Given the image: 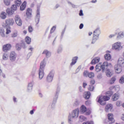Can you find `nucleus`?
Listing matches in <instances>:
<instances>
[{
    "label": "nucleus",
    "mask_w": 124,
    "mask_h": 124,
    "mask_svg": "<svg viewBox=\"0 0 124 124\" xmlns=\"http://www.w3.org/2000/svg\"><path fill=\"white\" fill-rule=\"evenodd\" d=\"M99 34H100V29L97 28L93 32L92 44H94L96 42V41L99 38Z\"/></svg>",
    "instance_id": "4"
},
{
    "label": "nucleus",
    "mask_w": 124,
    "mask_h": 124,
    "mask_svg": "<svg viewBox=\"0 0 124 124\" xmlns=\"http://www.w3.org/2000/svg\"><path fill=\"white\" fill-rule=\"evenodd\" d=\"M119 65H121L122 67L124 66V59L123 58H119L118 62V64Z\"/></svg>",
    "instance_id": "15"
},
{
    "label": "nucleus",
    "mask_w": 124,
    "mask_h": 124,
    "mask_svg": "<svg viewBox=\"0 0 124 124\" xmlns=\"http://www.w3.org/2000/svg\"><path fill=\"white\" fill-rule=\"evenodd\" d=\"M43 55H46V56L47 58H49V57H51V52L49 51L48 50L45 49L42 53Z\"/></svg>",
    "instance_id": "16"
},
{
    "label": "nucleus",
    "mask_w": 124,
    "mask_h": 124,
    "mask_svg": "<svg viewBox=\"0 0 124 124\" xmlns=\"http://www.w3.org/2000/svg\"><path fill=\"white\" fill-rule=\"evenodd\" d=\"M18 36V31H15L13 33L11 34V37L14 38Z\"/></svg>",
    "instance_id": "30"
},
{
    "label": "nucleus",
    "mask_w": 124,
    "mask_h": 124,
    "mask_svg": "<svg viewBox=\"0 0 124 124\" xmlns=\"http://www.w3.org/2000/svg\"><path fill=\"white\" fill-rule=\"evenodd\" d=\"M6 12L9 16H11V15H13L14 14V11H13L10 8H7L6 9Z\"/></svg>",
    "instance_id": "18"
},
{
    "label": "nucleus",
    "mask_w": 124,
    "mask_h": 124,
    "mask_svg": "<svg viewBox=\"0 0 124 124\" xmlns=\"http://www.w3.org/2000/svg\"><path fill=\"white\" fill-rule=\"evenodd\" d=\"M15 3L16 6H20L22 4V1L21 0H16Z\"/></svg>",
    "instance_id": "32"
},
{
    "label": "nucleus",
    "mask_w": 124,
    "mask_h": 124,
    "mask_svg": "<svg viewBox=\"0 0 124 124\" xmlns=\"http://www.w3.org/2000/svg\"><path fill=\"white\" fill-rule=\"evenodd\" d=\"M46 79L47 82H52L53 80V76H52L51 74H49L47 77Z\"/></svg>",
    "instance_id": "31"
},
{
    "label": "nucleus",
    "mask_w": 124,
    "mask_h": 124,
    "mask_svg": "<svg viewBox=\"0 0 124 124\" xmlns=\"http://www.w3.org/2000/svg\"><path fill=\"white\" fill-rule=\"evenodd\" d=\"M32 11L31 8H28L26 11V16L27 18H31V13Z\"/></svg>",
    "instance_id": "13"
},
{
    "label": "nucleus",
    "mask_w": 124,
    "mask_h": 124,
    "mask_svg": "<svg viewBox=\"0 0 124 124\" xmlns=\"http://www.w3.org/2000/svg\"><path fill=\"white\" fill-rule=\"evenodd\" d=\"M87 85H88L87 83L84 82V83H83V88H86V86H87Z\"/></svg>",
    "instance_id": "60"
},
{
    "label": "nucleus",
    "mask_w": 124,
    "mask_h": 124,
    "mask_svg": "<svg viewBox=\"0 0 124 124\" xmlns=\"http://www.w3.org/2000/svg\"><path fill=\"white\" fill-rule=\"evenodd\" d=\"M109 66L110 67H111V66H112V64L110 62L108 63V67Z\"/></svg>",
    "instance_id": "63"
},
{
    "label": "nucleus",
    "mask_w": 124,
    "mask_h": 124,
    "mask_svg": "<svg viewBox=\"0 0 124 124\" xmlns=\"http://www.w3.org/2000/svg\"><path fill=\"white\" fill-rule=\"evenodd\" d=\"M87 111V108H86L84 106L82 105L81 106L80 108V112L82 114H84V113H85V112Z\"/></svg>",
    "instance_id": "24"
},
{
    "label": "nucleus",
    "mask_w": 124,
    "mask_h": 124,
    "mask_svg": "<svg viewBox=\"0 0 124 124\" xmlns=\"http://www.w3.org/2000/svg\"><path fill=\"white\" fill-rule=\"evenodd\" d=\"M79 92H80L81 93H82V92H83V89H82V87L80 86L79 87Z\"/></svg>",
    "instance_id": "62"
},
{
    "label": "nucleus",
    "mask_w": 124,
    "mask_h": 124,
    "mask_svg": "<svg viewBox=\"0 0 124 124\" xmlns=\"http://www.w3.org/2000/svg\"><path fill=\"white\" fill-rule=\"evenodd\" d=\"M78 59V57H75V58H74L73 59L72 62L70 64L71 66H72V65H74L75 63H76V62H77Z\"/></svg>",
    "instance_id": "29"
},
{
    "label": "nucleus",
    "mask_w": 124,
    "mask_h": 124,
    "mask_svg": "<svg viewBox=\"0 0 124 124\" xmlns=\"http://www.w3.org/2000/svg\"><path fill=\"white\" fill-rule=\"evenodd\" d=\"M39 21H40V18H39V17H37L35 19L36 26H37L38 24H39Z\"/></svg>",
    "instance_id": "43"
},
{
    "label": "nucleus",
    "mask_w": 124,
    "mask_h": 124,
    "mask_svg": "<svg viewBox=\"0 0 124 124\" xmlns=\"http://www.w3.org/2000/svg\"><path fill=\"white\" fill-rule=\"evenodd\" d=\"M116 106H121V102L120 101H117L116 102Z\"/></svg>",
    "instance_id": "57"
},
{
    "label": "nucleus",
    "mask_w": 124,
    "mask_h": 124,
    "mask_svg": "<svg viewBox=\"0 0 124 124\" xmlns=\"http://www.w3.org/2000/svg\"><path fill=\"white\" fill-rule=\"evenodd\" d=\"M112 48L116 50V51H120V50L123 49V46L121 45V42H118L112 45Z\"/></svg>",
    "instance_id": "5"
},
{
    "label": "nucleus",
    "mask_w": 124,
    "mask_h": 124,
    "mask_svg": "<svg viewBox=\"0 0 124 124\" xmlns=\"http://www.w3.org/2000/svg\"><path fill=\"white\" fill-rule=\"evenodd\" d=\"M106 73L107 77H111L113 75V72L109 69H107Z\"/></svg>",
    "instance_id": "19"
},
{
    "label": "nucleus",
    "mask_w": 124,
    "mask_h": 124,
    "mask_svg": "<svg viewBox=\"0 0 124 124\" xmlns=\"http://www.w3.org/2000/svg\"><path fill=\"white\" fill-rule=\"evenodd\" d=\"M101 69H102V66L101 64H97L95 66V71L96 72H99V71H100Z\"/></svg>",
    "instance_id": "20"
},
{
    "label": "nucleus",
    "mask_w": 124,
    "mask_h": 124,
    "mask_svg": "<svg viewBox=\"0 0 124 124\" xmlns=\"http://www.w3.org/2000/svg\"><path fill=\"white\" fill-rule=\"evenodd\" d=\"M76 116H78V109H76L75 110L73 111L72 113V118H75Z\"/></svg>",
    "instance_id": "26"
},
{
    "label": "nucleus",
    "mask_w": 124,
    "mask_h": 124,
    "mask_svg": "<svg viewBox=\"0 0 124 124\" xmlns=\"http://www.w3.org/2000/svg\"><path fill=\"white\" fill-rule=\"evenodd\" d=\"M122 66L119 64H116L114 66V69L115 70L116 73L120 74L122 71Z\"/></svg>",
    "instance_id": "9"
},
{
    "label": "nucleus",
    "mask_w": 124,
    "mask_h": 124,
    "mask_svg": "<svg viewBox=\"0 0 124 124\" xmlns=\"http://www.w3.org/2000/svg\"><path fill=\"white\" fill-rule=\"evenodd\" d=\"M27 6V1H24L21 5L20 6V10L21 11H24V9H25L26 7Z\"/></svg>",
    "instance_id": "21"
},
{
    "label": "nucleus",
    "mask_w": 124,
    "mask_h": 124,
    "mask_svg": "<svg viewBox=\"0 0 124 124\" xmlns=\"http://www.w3.org/2000/svg\"><path fill=\"white\" fill-rule=\"evenodd\" d=\"M0 17L3 20L6 19V13L5 12H2L0 15Z\"/></svg>",
    "instance_id": "22"
},
{
    "label": "nucleus",
    "mask_w": 124,
    "mask_h": 124,
    "mask_svg": "<svg viewBox=\"0 0 124 124\" xmlns=\"http://www.w3.org/2000/svg\"><path fill=\"white\" fill-rule=\"evenodd\" d=\"M118 98H120V94L119 93H115L113 96L112 99L113 101H116L118 100Z\"/></svg>",
    "instance_id": "14"
},
{
    "label": "nucleus",
    "mask_w": 124,
    "mask_h": 124,
    "mask_svg": "<svg viewBox=\"0 0 124 124\" xmlns=\"http://www.w3.org/2000/svg\"><path fill=\"white\" fill-rule=\"evenodd\" d=\"M28 31L29 32H32L33 31V28H32V26H30L28 27Z\"/></svg>",
    "instance_id": "41"
},
{
    "label": "nucleus",
    "mask_w": 124,
    "mask_h": 124,
    "mask_svg": "<svg viewBox=\"0 0 124 124\" xmlns=\"http://www.w3.org/2000/svg\"><path fill=\"white\" fill-rule=\"evenodd\" d=\"M85 112H86L85 113V115H86L87 116H89V115H90L92 112L91 110H89V109H86V111Z\"/></svg>",
    "instance_id": "46"
},
{
    "label": "nucleus",
    "mask_w": 124,
    "mask_h": 124,
    "mask_svg": "<svg viewBox=\"0 0 124 124\" xmlns=\"http://www.w3.org/2000/svg\"><path fill=\"white\" fill-rule=\"evenodd\" d=\"M83 28H84V24L83 23H81L80 24L79 26V28L80 29V30H82Z\"/></svg>",
    "instance_id": "53"
},
{
    "label": "nucleus",
    "mask_w": 124,
    "mask_h": 124,
    "mask_svg": "<svg viewBox=\"0 0 124 124\" xmlns=\"http://www.w3.org/2000/svg\"><path fill=\"white\" fill-rule=\"evenodd\" d=\"M111 58V55H110V54L109 53L106 54L104 56V58L106 60V61H110Z\"/></svg>",
    "instance_id": "23"
},
{
    "label": "nucleus",
    "mask_w": 124,
    "mask_h": 124,
    "mask_svg": "<svg viewBox=\"0 0 124 124\" xmlns=\"http://www.w3.org/2000/svg\"><path fill=\"white\" fill-rule=\"evenodd\" d=\"M39 16H40V13L39 12V9H37L36 16L38 17V18H39Z\"/></svg>",
    "instance_id": "49"
},
{
    "label": "nucleus",
    "mask_w": 124,
    "mask_h": 124,
    "mask_svg": "<svg viewBox=\"0 0 124 124\" xmlns=\"http://www.w3.org/2000/svg\"><path fill=\"white\" fill-rule=\"evenodd\" d=\"M91 101H87L85 102V104L87 106H89V105H91Z\"/></svg>",
    "instance_id": "51"
},
{
    "label": "nucleus",
    "mask_w": 124,
    "mask_h": 124,
    "mask_svg": "<svg viewBox=\"0 0 124 124\" xmlns=\"http://www.w3.org/2000/svg\"><path fill=\"white\" fill-rule=\"evenodd\" d=\"M98 79H101L102 78V75L101 74H99L97 76Z\"/></svg>",
    "instance_id": "54"
},
{
    "label": "nucleus",
    "mask_w": 124,
    "mask_h": 124,
    "mask_svg": "<svg viewBox=\"0 0 124 124\" xmlns=\"http://www.w3.org/2000/svg\"><path fill=\"white\" fill-rule=\"evenodd\" d=\"M11 9L15 12V11H16L17 10V6L16 5H13L12 7H11Z\"/></svg>",
    "instance_id": "39"
},
{
    "label": "nucleus",
    "mask_w": 124,
    "mask_h": 124,
    "mask_svg": "<svg viewBox=\"0 0 124 124\" xmlns=\"http://www.w3.org/2000/svg\"><path fill=\"white\" fill-rule=\"evenodd\" d=\"M4 3L7 6L10 5V0H3Z\"/></svg>",
    "instance_id": "38"
},
{
    "label": "nucleus",
    "mask_w": 124,
    "mask_h": 124,
    "mask_svg": "<svg viewBox=\"0 0 124 124\" xmlns=\"http://www.w3.org/2000/svg\"><path fill=\"white\" fill-rule=\"evenodd\" d=\"M79 16H84V14L83 13V10H80L79 11Z\"/></svg>",
    "instance_id": "52"
},
{
    "label": "nucleus",
    "mask_w": 124,
    "mask_h": 124,
    "mask_svg": "<svg viewBox=\"0 0 124 124\" xmlns=\"http://www.w3.org/2000/svg\"><path fill=\"white\" fill-rule=\"evenodd\" d=\"M21 46H22V44H20V43L16 44V50H17V51H20V50H21Z\"/></svg>",
    "instance_id": "28"
},
{
    "label": "nucleus",
    "mask_w": 124,
    "mask_h": 124,
    "mask_svg": "<svg viewBox=\"0 0 124 124\" xmlns=\"http://www.w3.org/2000/svg\"><path fill=\"white\" fill-rule=\"evenodd\" d=\"M112 109H113V106L111 104H108L106 106L105 111L106 112H109V111H111Z\"/></svg>",
    "instance_id": "12"
},
{
    "label": "nucleus",
    "mask_w": 124,
    "mask_h": 124,
    "mask_svg": "<svg viewBox=\"0 0 124 124\" xmlns=\"http://www.w3.org/2000/svg\"><path fill=\"white\" fill-rule=\"evenodd\" d=\"M112 94H113L112 91H108L106 95L100 96L99 97L97 98V99H98L97 102L101 105H105L106 101L110 99V96H111Z\"/></svg>",
    "instance_id": "1"
},
{
    "label": "nucleus",
    "mask_w": 124,
    "mask_h": 124,
    "mask_svg": "<svg viewBox=\"0 0 124 124\" xmlns=\"http://www.w3.org/2000/svg\"><path fill=\"white\" fill-rule=\"evenodd\" d=\"M28 90H32V83H30L28 85Z\"/></svg>",
    "instance_id": "45"
},
{
    "label": "nucleus",
    "mask_w": 124,
    "mask_h": 124,
    "mask_svg": "<svg viewBox=\"0 0 124 124\" xmlns=\"http://www.w3.org/2000/svg\"><path fill=\"white\" fill-rule=\"evenodd\" d=\"M82 124H93V121H88L86 123H83Z\"/></svg>",
    "instance_id": "50"
},
{
    "label": "nucleus",
    "mask_w": 124,
    "mask_h": 124,
    "mask_svg": "<svg viewBox=\"0 0 124 124\" xmlns=\"http://www.w3.org/2000/svg\"><path fill=\"white\" fill-rule=\"evenodd\" d=\"M107 68H108V62H105L102 65V69L103 71H104L106 69H108Z\"/></svg>",
    "instance_id": "17"
},
{
    "label": "nucleus",
    "mask_w": 124,
    "mask_h": 124,
    "mask_svg": "<svg viewBox=\"0 0 124 124\" xmlns=\"http://www.w3.org/2000/svg\"><path fill=\"white\" fill-rule=\"evenodd\" d=\"M25 40L27 44H31V39L29 36H26Z\"/></svg>",
    "instance_id": "25"
},
{
    "label": "nucleus",
    "mask_w": 124,
    "mask_h": 124,
    "mask_svg": "<svg viewBox=\"0 0 124 124\" xmlns=\"http://www.w3.org/2000/svg\"><path fill=\"white\" fill-rule=\"evenodd\" d=\"M56 31V27L53 26L52 27V28L50 30V33H53L54 32V31Z\"/></svg>",
    "instance_id": "47"
},
{
    "label": "nucleus",
    "mask_w": 124,
    "mask_h": 124,
    "mask_svg": "<svg viewBox=\"0 0 124 124\" xmlns=\"http://www.w3.org/2000/svg\"><path fill=\"white\" fill-rule=\"evenodd\" d=\"M87 118L85 117V116L81 115L79 116V121L80 122H84V121H86Z\"/></svg>",
    "instance_id": "35"
},
{
    "label": "nucleus",
    "mask_w": 124,
    "mask_h": 124,
    "mask_svg": "<svg viewBox=\"0 0 124 124\" xmlns=\"http://www.w3.org/2000/svg\"><path fill=\"white\" fill-rule=\"evenodd\" d=\"M119 82L121 83V84H124V77H122L120 80H119Z\"/></svg>",
    "instance_id": "48"
},
{
    "label": "nucleus",
    "mask_w": 124,
    "mask_h": 124,
    "mask_svg": "<svg viewBox=\"0 0 124 124\" xmlns=\"http://www.w3.org/2000/svg\"><path fill=\"white\" fill-rule=\"evenodd\" d=\"M88 75L89 72H88V71H85L83 72V76H84V77H88Z\"/></svg>",
    "instance_id": "44"
},
{
    "label": "nucleus",
    "mask_w": 124,
    "mask_h": 124,
    "mask_svg": "<svg viewBox=\"0 0 124 124\" xmlns=\"http://www.w3.org/2000/svg\"><path fill=\"white\" fill-rule=\"evenodd\" d=\"M95 83V81H94V80H92L91 81V85H94V84Z\"/></svg>",
    "instance_id": "59"
},
{
    "label": "nucleus",
    "mask_w": 124,
    "mask_h": 124,
    "mask_svg": "<svg viewBox=\"0 0 124 124\" xmlns=\"http://www.w3.org/2000/svg\"><path fill=\"white\" fill-rule=\"evenodd\" d=\"M15 20L17 26H22V20L21 19V18H20V16H16Z\"/></svg>",
    "instance_id": "10"
},
{
    "label": "nucleus",
    "mask_w": 124,
    "mask_h": 124,
    "mask_svg": "<svg viewBox=\"0 0 124 124\" xmlns=\"http://www.w3.org/2000/svg\"><path fill=\"white\" fill-rule=\"evenodd\" d=\"M91 96V93L90 92H87L86 93H85V98L86 99H89V98H90V97Z\"/></svg>",
    "instance_id": "33"
},
{
    "label": "nucleus",
    "mask_w": 124,
    "mask_h": 124,
    "mask_svg": "<svg viewBox=\"0 0 124 124\" xmlns=\"http://www.w3.org/2000/svg\"><path fill=\"white\" fill-rule=\"evenodd\" d=\"M115 81H116V78L113 77L110 80L109 84H111V85H112V84H114Z\"/></svg>",
    "instance_id": "34"
},
{
    "label": "nucleus",
    "mask_w": 124,
    "mask_h": 124,
    "mask_svg": "<svg viewBox=\"0 0 124 124\" xmlns=\"http://www.w3.org/2000/svg\"><path fill=\"white\" fill-rule=\"evenodd\" d=\"M121 120H122V121H124V114H122V115L121 116Z\"/></svg>",
    "instance_id": "61"
},
{
    "label": "nucleus",
    "mask_w": 124,
    "mask_h": 124,
    "mask_svg": "<svg viewBox=\"0 0 124 124\" xmlns=\"http://www.w3.org/2000/svg\"><path fill=\"white\" fill-rule=\"evenodd\" d=\"M88 90L89 91H91L92 92H93V90H94V87H93V85H90L88 88Z\"/></svg>",
    "instance_id": "42"
},
{
    "label": "nucleus",
    "mask_w": 124,
    "mask_h": 124,
    "mask_svg": "<svg viewBox=\"0 0 124 124\" xmlns=\"http://www.w3.org/2000/svg\"><path fill=\"white\" fill-rule=\"evenodd\" d=\"M88 77L89 78H93L94 77V73L93 72H89Z\"/></svg>",
    "instance_id": "36"
},
{
    "label": "nucleus",
    "mask_w": 124,
    "mask_h": 124,
    "mask_svg": "<svg viewBox=\"0 0 124 124\" xmlns=\"http://www.w3.org/2000/svg\"><path fill=\"white\" fill-rule=\"evenodd\" d=\"M45 60L41 62L39 72V78L41 79L44 77V69L45 68L46 64Z\"/></svg>",
    "instance_id": "3"
},
{
    "label": "nucleus",
    "mask_w": 124,
    "mask_h": 124,
    "mask_svg": "<svg viewBox=\"0 0 124 124\" xmlns=\"http://www.w3.org/2000/svg\"><path fill=\"white\" fill-rule=\"evenodd\" d=\"M93 68H94V67H93V66H92L90 67V70H93Z\"/></svg>",
    "instance_id": "64"
},
{
    "label": "nucleus",
    "mask_w": 124,
    "mask_h": 124,
    "mask_svg": "<svg viewBox=\"0 0 124 124\" xmlns=\"http://www.w3.org/2000/svg\"><path fill=\"white\" fill-rule=\"evenodd\" d=\"M116 36V34H110L108 36V37L109 38H112V37H114V36Z\"/></svg>",
    "instance_id": "55"
},
{
    "label": "nucleus",
    "mask_w": 124,
    "mask_h": 124,
    "mask_svg": "<svg viewBox=\"0 0 124 124\" xmlns=\"http://www.w3.org/2000/svg\"><path fill=\"white\" fill-rule=\"evenodd\" d=\"M34 111H35V109H34L31 110L30 112L31 115H33V113H34Z\"/></svg>",
    "instance_id": "56"
},
{
    "label": "nucleus",
    "mask_w": 124,
    "mask_h": 124,
    "mask_svg": "<svg viewBox=\"0 0 124 124\" xmlns=\"http://www.w3.org/2000/svg\"><path fill=\"white\" fill-rule=\"evenodd\" d=\"M100 61V57H97L93 59V60L91 62V64H95L96 63H97L99 62Z\"/></svg>",
    "instance_id": "11"
},
{
    "label": "nucleus",
    "mask_w": 124,
    "mask_h": 124,
    "mask_svg": "<svg viewBox=\"0 0 124 124\" xmlns=\"http://www.w3.org/2000/svg\"><path fill=\"white\" fill-rule=\"evenodd\" d=\"M124 32H120L118 33V35L117 36V38L118 39H121L122 38H124Z\"/></svg>",
    "instance_id": "27"
},
{
    "label": "nucleus",
    "mask_w": 124,
    "mask_h": 124,
    "mask_svg": "<svg viewBox=\"0 0 124 124\" xmlns=\"http://www.w3.org/2000/svg\"><path fill=\"white\" fill-rule=\"evenodd\" d=\"M62 47H60L58 49L57 52L58 53H61V52H62Z\"/></svg>",
    "instance_id": "58"
},
{
    "label": "nucleus",
    "mask_w": 124,
    "mask_h": 124,
    "mask_svg": "<svg viewBox=\"0 0 124 124\" xmlns=\"http://www.w3.org/2000/svg\"><path fill=\"white\" fill-rule=\"evenodd\" d=\"M3 60H4L5 61H6L8 59V55L6 53H4L3 55Z\"/></svg>",
    "instance_id": "40"
},
{
    "label": "nucleus",
    "mask_w": 124,
    "mask_h": 124,
    "mask_svg": "<svg viewBox=\"0 0 124 124\" xmlns=\"http://www.w3.org/2000/svg\"><path fill=\"white\" fill-rule=\"evenodd\" d=\"M10 60L11 62H15L16 58H17V54L15 51H12L10 54Z\"/></svg>",
    "instance_id": "7"
},
{
    "label": "nucleus",
    "mask_w": 124,
    "mask_h": 124,
    "mask_svg": "<svg viewBox=\"0 0 124 124\" xmlns=\"http://www.w3.org/2000/svg\"><path fill=\"white\" fill-rule=\"evenodd\" d=\"M14 20L12 18L7 19L5 20V23H3L2 27L6 29V34H9L11 32V28L10 26H13Z\"/></svg>",
    "instance_id": "2"
},
{
    "label": "nucleus",
    "mask_w": 124,
    "mask_h": 124,
    "mask_svg": "<svg viewBox=\"0 0 124 124\" xmlns=\"http://www.w3.org/2000/svg\"><path fill=\"white\" fill-rule=\"evenodd\" d=\"M108 122L107 123L108 124H113L115 122L114 119V115L112 113H108Z\"/></svg>",
    "instance_id": "8"
},
{
    "label": "nucleus",
    "mask_w": 124,
    "mask_h": 124,
    "mask_svg": "<svg viewBox=\"0 0 124 124\" xmlns=\"http://www.w3.org/2000/svg\"><path fill=\"white\" fill-rule=\"evenodd\" d=\"M11 48H12V46H11V44H7L3 46L2 51L3 52H8V51L11 50Z\"/></svg>",
    "instance_id": "6"
},
{
    "label": "nucleus",
    "mask_w": 124,
    "mask_h": 124,
    "mask_svg": "<svg viewBox=\"0 0 124 124\" xmlns=\"http://www.w3.org/2000/svg\"><path fill=\"white\" fill-rule=\"evenodd\" d=\"M0 34L2 36V37H4L5 36V34L4 33V30L0 29Z\"/></svg>",
    "instance_id": "37"
}]
</instances>
